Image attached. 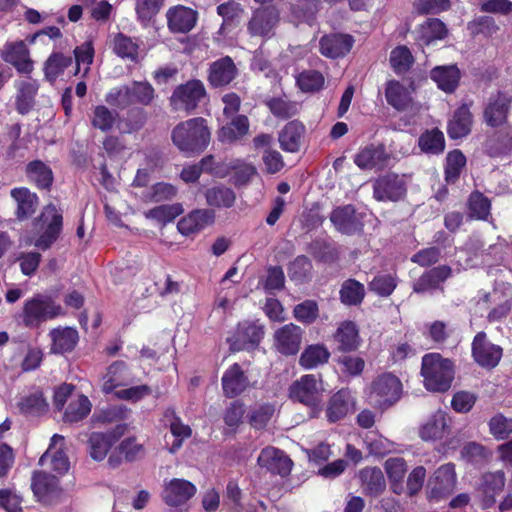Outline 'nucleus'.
Segmentation results:
<instances>
[{
	"label": "nucleus",
	"mask_w": 512,
	"mask_h": 512,
	"mask_svg": "<svg viewBox=\"0 0 512 512\" xmlns=\"http://www.w3.org/2000/svg\"><path fill=\"white\" fill-rule=\"evenodd\" d=\"M62 220V214L57 208L54 205H47L37 219V225L43 231L34 241V246L43 251L49 249L61 233Z\"/></svg>",
	"instance_id": "7"
},
{
	"label": "nucleus",
	"mask_w": 512,
	"mask_h": 512,
	"mask_svg": "<svg viewBox=\"0 0 512 512\" xmlns=\"http://www.w3.org/2000/svg\"><path fill=\"white\" fill-rule=\"evenodd\" d=\"M63 443L64 437L54 434L49 449L39 459L41 466L49 464L51 469L60 475L65 474L69 469L68 457L61 449Z\"/></svg>",
	"instance_id": "21"
},
{
	"label": "nucleus",
	"mask_w": 512,
	"mask_h": 512,
	"mask_svg": "<svg viewBox=\"0 0 512 512\" xmlns=\"http://www.w3.org/2000/svg\"><path fill=\"white\" fill-rule=\"evenodd\" d=\"M206 202L216 208H230L233 206L236 196L233 190L224 186H215L206 190Z\"/></svg>",
	"instance_id": "50"
},
{
	"label": "nucleus",
	"mask_w": 512,
	"mask_h": 512,
	"mask_svg": "<svg viewBox=\"0 0 512 512\" xmlns=\"http://www.w3.org/2000/svg\"><path fill=\"white\" fill-rule=\"evenodd\" d=\"M359 477L364 490L370 495L377 496L382 493L386 487L383 472L378 467H366L359 473Z\"/></svg>",
	"instance_id": "44"
},
{
	"label": "nucleus",
	"mask_w": 512,
	"mask_h": 512,
	"mask_svg": "<svg viewBox=\"0 0 512 512\" xmlns=\"http://www.w3.org/2000/svg\"><path fill=\"white\" fill-rule=\"evenodd\" d=\"M489 431L497 440H504L512 434V418L503 414L494 415L489 423Z\"/></svg>",
	"instance_id": "64"
},
{
	"label": "nucleus",
	"mask_w": 512,
	"mask_h": 512,
	"mask_svg": "<svg viewBox=\"0 0 512 512\" xmlns=\"http://www.w3.org/2000/svg\"><path fill=\"white\" fill-rule=\"evenodd\" d=\"M323 75L316 70H308L299 74L297 84L303 92H317L324 86Z\"/></svg>",
	"instance_id": "56"
},
{
	"label": "nucleus",
	"mask_w": 512,
	"mask_h": 512,
	"mask_svg": "<svg viewBox=\"0 0 512 512\" xmlns=\"http://www.w3.org/2000/svg\"><path fill=\"white\" fill-rule=\"evenodd\" d=\"M279 22V13L273 6L256 9L248 22L247 30L252 37L269 39Z\"/></svg>",
	"instance_id": "10"
},
{
	"label": "nucleus",
	"mask_w": 512,
	"mask_h": 512,
	"mask_svg": "<svg viewBox=\"0 0 512 512\" xmlns=\"http://www.w3.org/2000/svg\"><path fill=\"white\" fill-rule=\"evenodd\" d=\"M472 114L467 105H462L453 114L448 123L447 133L450 138L458 139L467 136L472 127Z\"/></svg>",
	"instance_id": "36"
},
{
	"label": "nucleus",
	"mask_w": 512,
	"mask_h": 512,
	"mask_svg": "<svg viewBox=\"0 0 512 512\" xmlns=\"http://www.w3.org/2000/svg\"><path fill=\"white\" fill-rule=\"evenodd\" d=\"M302 337L303 330L299 326L289 323L275 331L274 346L283 355H295L300 350Z\"/></svg>",
	"instance_id": "15"
},
{
	"label": "nucleus",
	"mask_w": 512,
	"mask_h": 512,
	"mask_svg": "<svg viewBox=\"0 0 512 512\" xmlns=\"http://www.w3.org/2000/svg\"><path fill=\"white\" fill-rule=\"evenodd\" d=\"M387 154L382 145H368L354 156V163L360 169L382 168L386 165Z\"/></svg>",
	"instance_id": "29"
},
{
	"label": "nucleus",
	"mask_w": 512,
	"mask_h": 512,
	"mask_svg": "<svg viewBox=\"0 0 512 512\" xmlns=\"http://www.w3.org/2000/svg\"><path fill=\"white\" fill-rule=\"evenodd\" d=\"M105 100L108 104L120 109H125L131 106L133 103L130 85H122L111 89L107 93Z\"/></svg>",
	"instance_id": "63"
},
{
	"label": "nucleus",
	"mask_w": 512,
	"mask_h": 512,
	"mask_svg": "<svg viewBox=\"0 0 512 512\" xmlns=\"http://www.w3.org/2000/svg\"><path fill=\"white\" fill-rule=\"evenodd\" d=\"M168 28L174 33H187L192 30L197 21V13L185 6L170 8L166 14Z\"/></svg>",
	"instance_id": "24"
},
{
	"label": "nucleus",
	"mask_w": 512,
	"mask_h": 512,
	"mask_svg": "<svg viewBox=\"0 0 512 512\" xmlns=\"http://www.w3.org/2000/svg\"><path fill=\"white\" fill-rule=\"evenodd\" d=\"M117 114L106 106L99 105L93 110L92 125L103 132L110 131L115 123Z\"/></svg>",
	"instance_id": "60"
},
{
	"label": "nucleus",
	"mask_w": 512,
	"mask_h": 512,
	"mask_svg": "<svg viewBox=\"0 0 512 512\" xmlns=\"http://www.w3.org/2000/svg\"><path fill=\"white\" fill-rule=\"evenodd\" d=\"M243 12L241 5L235 1L220 4L217 7V13L223 18V23L219 33L225 34L228 29L235 27L239 23Z\"/></svg>",
	"instance_id": "47"
},
{
	"label": "nucleus",
	"mask_w": 512,
	"mask_h": 512,
	"mask_svg": "<svg viewBox=\"0 0 512 512\" xmlns=\"http://www.w3.org/2000/svg\"><path fill=\"white\" fill-rule=\"evenodd\" d=\"M113 52L122 59H128L132 62L138 60V41L123 33H117L112 40Z\"/></svg>",
	"instance_id": "45"
},
{
	"label": "nucleus",
	"mask_w": 512,
	"mask_h": 512,
	"mask_svg": "<svg viewBox=\"0 0 512 512\" xmlns=\"http://www.w3.org/2000/svg\"><path fill=\"white\" fill-rule=\"evenodd\" d=\"M92 404L87 396L78 394L70 399L64 414L63 421L65 423H76L84 419L91 412Z\"/></svg>",
	"instance_id": "42"
},
{
	"label": "nucleus",
	"mask_w": 512,
	"mask_h": 512,
	"mask_svg": "<svg viewBox=\"0 0 512 512\" xmlns=\"http://www.w3.org/2000/svg\"><path fill=\"white\" fill-rule=\"evenodd\" d=\"M421 375L427 390L445 392L454 379L453 364L439 353L426 354L422 358Z\"/></svg>",
	"instance_id": "2"
},
{
	"label": "nucleus",
	"mask_w": 512,
	"mask_h": 512,
	"mask_svg": "<svg viewBox=\"0 0 512 512\" xmlns=\"http://www.w3.org/2000/svg\"><path fill=\"white\" fill-rule=\"evenodd\" d=\"M211 133L206 120L198 117L176 125L171 133L173 144L183 153H201L210 142Z\"/></svg>",
	"instance_id": "1"
},
{
	"label": "nucleus",
	"mask_w": 512,
	"mask_h": 512,
	"mask_svg": "<svg viewBox=\"0 0 512 512\" xmlns=\"http://www.w3.org/2000/svg\"><path fill=\"white\" fill-rule=\"evenodd\" d=\"M31 489L37 500L44 504L53 503L61 495L58 479L43 471L33 473Z\"/></svg>",
	"instance_id": "13"
},
{
	"label": "nucleus",
	"mask_w": 512,
	"mask_h": 512,
	"mask_svg": "<svg viewBox=\"0 0 512 512\" xmlns=\"http://www.w3.org/2000/svg\"><path fill=\"white\" fill-rule=\"evenodd\" d=\"M353 43V37L348 34L324 35L319 41L320 53L331 59L344 57L351 50Z\"/></svg>",
	"instance_id": "20"
},
{
	"label": "nucleus",
	"mask_w": 512,
	"mask_h": 512,
	"mask_svg": "<svg viewBox=\"0 0 512 512\" xmlns=\"http://www.w3.org/2000/svg\"><path fill=\"white\" fill-rule=\"evenodd\" d=\"M2 58L6 63L14 66L20 74L29 75L34 69L29 50L23 41L6 44Z\"/></svg>",
	"instance_id": "19"
},
{
	"label": "nucleus",
	"mask_w": 512,
	"mask_h": 512,
	"mask_svg": "<svg viewBox=\"0 0 512 512\" xmlns=\"http://www.w3.org/2000/svg\"><path fill=\"white\" fill-rule=\"evenodd\" d=\"M257 462L260 467L281 476L288 475L292 469L291 459L282 450L272 446L260 452Z\"/></svg>",
	"instance_id": "17"
},
{
	"label": "nucleus",
	"mask_w": 512,
	"mask_h": 512,
	"mask_svg": "<svg viewBox=\"0 0 512 512\" xmlns=\"http://www.w3.org/2000/svg\"><path fill=\"white\" fill-rule=\"evenodd\" d=\"M270 112L277 118H291L298 113V104L287 100L286 98L277 97L266 101Z\"/></svg>",
	"instance_id": "53"
},
{
	"label": "nucleus",
	"mask_w": 512,
	"mask_h": 512,
	"mask_svg": "<svg viewBox=\"0 0 512 512\" xmlns=\"http://www.w3.org/2000/svg\"><path fill=\"white\" fill-rule=\"evenodd\" d=\"M177 194V189L168 183H157L148 191L143 192L144 202H162L173 199Z\"/></svg>",
	"instance_id": "54"
},
{
	"label": "nucleus",
	"mask_w": 512,
	"mask_h": 512,
	"mask_svg": "<svg viewBox=\"0 0 512 512\" xmlns=\"http://www.w3.org/2000/svg\"><path fill=\"white\" fill-rule=\"evenodd\" d=\"M418 145L424 153L440 154L445 149L444 134L437 128L427 130L419 137Z\"/></svg>",
	"instance_id": "48"
},
{
	"label": "nucleus",
	"mask_w": 512,
	"mask_h": 512,
	"mask_svg": "<svg viewBox=\"0 0 512 512\" xmlns=\"http://www.w3.org/2000/svg\"><path fill=\"white\" fill-rule=\"evenodd\" d=\"M130 376L124 361H115L103 376L102 391L106 394L113 392L117 387L129 384Z\"/></svg>",
	"instance_id": "34"
},
{
	"label": "nucleus",
	"mask_w": 512,
	"mask_h": 512,
	"mask_svg": "<svg viewBox=\"0 0 512 512\" xmlns=\"http://www.w3.org/2000/svg\"><path fill=\"white\" fill-rule=\"evenodd\" d=\"M449 432V417L444 411L438 410L420 427L419 436L424 441H436L443 439Z\"/></svg>",
	"instance_id": "23"
},
{
	"label": "nucleus",
	"mask_w": 512,
	"mask_h": 512,
	"mask_svg": "<svg viewBox=\"0 0 512 512\" xmlns=\"http://www.w3.org/2000/svg\"><path fill=\"white\" fill-rule=\"evenodd\" d=\"M340 300L348 306L359 305L365 297L364 285L355 279L345 280L339 291Z\"/></svg>",
	"instance_id": "49"
},
{
	"label": "nucleus",
	"mask_w": 512,
	"mask_h": 512,
	"mask_svg": "<svg viewBox=\"0 0 512 512\" xmlns=\"http://www.w3.org/2000/svg\"><path fill=\"white\" fill-rule=\"evenodd\" d=\"M323 391L322 380L313 374H306L291 385L290 397L308 406L313 417H319Z\"/></svg>",
	"instance_id": "3"
},
{
	"label": "nucleus",
	"mask_w": 512,
	"mask_h": 512,
	"mask_svg": "<svg viewBox=\"0 0 512 512\" xmlns=\"http://www.w3.org/2000/svg\"><path fill=\"white\" fill-rule=\"evenodd\" d=\"M401 392L400 380L391 373H384L371 382L368 387V399L374 407L386 409L400 399Z\"/></svg>",
	"instance_id": "4"
},
{
	"label": "nucleus",
	"mask_w": 512,
	"mask_h": 512,
	"mask_svg": "<svg viewBox=\"0 0 512 512\" xmlns=\"http://www.w3.org/2000/svg\"><path fill=\"white\" fill-rule=\"evenodd\" d=\"M466 164V158L460 150H453L446 157L445 175L448 182H455L462 168Z\"/></svg>",
	"instance_id": "57"
},
{
	"label": "nucleus",
	"mask_w": 512,
	"mask_h": 512,
	"mask_svg": "<svg viewBox=\"0 0 512 512\" xmlns=\"http://www.w3.org/2000/svg\"><path fill=\"white\" fill-rule=\"evenodd\" d=\"M451 272V268L447 265H440L426 271L413 284L414 292L424 293L437 289L451 275Z\"/></svg>",
	"instance_id": "31"
},
{
	"label": "nucleus",
	"mask_w": 512,
	"mask_h": 512,
	"mask_svg": "<svg viewBox=\"0 0 512 512\" xmlns=\"http://www.w3.org/2000/svg\"><path fill=\"white\" fill-rule=\"evenodd\" d=\"M275 413V407L271 404H261L251 409L249 413V423L255 429L266 427Z\"/></svg>",
	"instance_id": "61"
},
{
	"label": "nucleus",
	"mask_w": 512,
	"mask_h": 512,
	"mask_svg": "<svg viewBox=\"0 0 512 512\" xmlns=\"http://www.w3.org/2000/svg\"><path fill=\"white\" fill-rule=\"evenodd\" d=\"M237 68L233 60L226 56L214 61L209 68L208 80L213 87L230 84L237 76Z\"/></svg>",
	"instance_id": "26"
},
{
	"label": "nucleus",
	"mask_w": 512,
	"mask_h": 512,
	"mask_svg": "<svg viewBox=\"0 0 512 512\" xmlns=\"http://www.w3.org/2000/svg\"><path fill=\"white\" fill-rule=\"evenodd\" d=\"M264 336V327L256 322H243L238 325L236 338H229L231 350L240 351L247 345L257 346Z\"/></svg>",
	"instance_id": "22"
},
{
	"label": "nucleus",
	"mask_w": 512,
	"mask_h": 512,
	"mask_svg": "<svg viewBox=\"0 0 512 512\" xmlns=\"http://www.w3.org/2000/svg\"><path fill=\"white\" fill-rule=\"evenodd\" d=\"M445 24L439 19H428L417 29V38L419 45H429L435 40H441L447 35Z\"/></svg>",
	"instance_id": "40"
},
{
	"label": "nucleus",
	"mask_w": 512,
	"mask_h": 512,
	"mask_svg": "<svg viewBox=\"0 0 512 512\" xmlns=\"http://www.w3.org/2000/svg\"><path fill=\"white\" fill-rule=\"evenodd\" d=\"M193 483L185 479L174 478L165 482L163 500L169 506H179L187 502L196 493Z\"/></svg>",
	"instance_id": "18"
},
{
	"label": "nucleus",
	"mask_w": 512,
	"mask_h": 512,
	"mask_svg": "<svg viewBox=\"0 0 512 512\" xmlns=\"http://www.w3.org/2000/svg\"><path fill=\"white\" fill-rule=\"evenodd\" d=\"M430 498L440 500L450 496L456 486L455 466L447 463L440 466L429 480Z\"/></svg>",
	"instance_id": "11"
},
{
	"label": "nucleus",
	"mask_w": 512,
	"mask_h": 512,
	"mask_svg": "<svg viewBox=\"0 0 512 512\" xmlns=\"http://www.w3.org/2000/svg\"><path fill=\"white\" fill-rule=\"evenodd\" d=\"M330 220L337 231L346 235L360 233L363 229V217L352 205L335 208L330 214Z\"/></svg>",
	"instance_id": "12"
},
{
	"label": "nucleus",
	"mask_w": 512,
	"mask_h": 512,
	"mask_svg": "<svg viewBox=\"0 0 512 512\" xmlns=\"http://www.w3.org/2000/svg\"><path fill=\"white\" fill-rule=\"evenodd\" d=\"M413 61L414 58L406 46H398L390 53V63L396 73L406 72Z\"/></svg>",
	"instance_id": "58"
},
{
	"label": "nucleus",
	"mask_w": 512,
	"mask_h": 512,
	"mask_svg": "<svg viewBox=\"0 0 512 512\" xmlns=\"http://www.w3.org/2000/svg\"><path fill=\"white\" fill-rule=\"evenodd\" d=\"M406 192L407 186L403 176L395 173L381 176L373 183V197L377 201L396 202L401 200Z\"/></svg>",
	"instance_id": "8"
},
{
	"label": "nucleus",
	"mask_w": 512,
	"mask_h": 512,
	"mask_svg": "<svg viewBox=\"0 0 512 512\" xmlns=\"http://www.w3.org/2000/svg\"><path fill=\"white\" fill-rule=\"evenodd\" d=\"M469 212L472 217L485 220L490 214L491 204L482 193L473 192L468 201Z\"/></svg>",
	"instance_id": "59"
},
{
	"label": "nucleus",
	"mask_w": 512,
	"mask_h": 512,
	"mask_svg": "<svg viewBox=\"0 0 512 512\" xmlns=\"http://www.w3.org/2000/svg\"><path fill=\"white\" fill-rule=\"evenodd\" d=\"M334 340L340 351L351 352L358 349L360 337L356 324L352 321L340 323L334 334Z\"/></svg>",
	"instance_id": "32"
},
{
	"label": "nucleus",
	"mask_w": 512,
	"mask_h": 512,
	"mask_svg": "<svg viewBox=\"0 0 512 512\" xmlns=\"http://www.w3.org/2000/svg\"><path fill=\"white\" fill-rule=\"evenodd\" d=\"M10 195L17 205L15 215L18 220L28 219L35 213L39 205V199L35 193L26 187H18L12 189Z\"/></svg>",
	"instance_id": "27"
},
{
	"label": "nucleus",
	"mask_w": 512,
	"mask_h": 512,
	"mask_svg": "<svg viewBox=\"0 0 512 512\" xmlns=\"http://www.w3.org/2000/svg\"><path fill=\"white\" fill-rule=\"evenodd\" d=\"M432 80L445 92H453L460 79V71L456 65L437 66L430 72Z\"/></svg>",
	"instance_id": "39"
},
{
	"label": "nucleus",
	"mask_w": 512,
	"mask_h": 512,
	"mask_svg": "<svg viewBox=\"0 0 512 512\" xmlns=\"http://www.w3.org/2000/svg\"><path fill=\"white\" fill-rule=\"evenodd\" d=\"M28 179L38 188H49L53 181V173L51 168L40 160L30 162L26 167Z\"/></svg>",
	"instance_id": "46"
},
{
	"label": "nucleus",
	"mask_w": 512,
	"mask_h": 512,
	"mask_svg": "<svg viewBox=\"0 0 512 512\" xmlns=\"http://www.w3.org/2000/svg\"><path fill=\"white\" fill-rule=\"evenodd\" d=\"M18 407L24 414L39 415L46 411L47 403L42 393L37 392L22 398L18 403Z\"/></svg>",
	"instance_id": "62"
},
{
	"label": "nucleus",
	"mask_w": 512,
	"mask_h": 512,
	"mask_svg": "<svg viewBox=\"0 0 512 512\" xmlns=\"http://www.w3.org/2000/svg\"><path fill=\"white\" fill-rule=\"evenodd\" d=\"M305 133V126L299 121L288 122L283 129L279 132L278 140L280 147L286 152L299 151L303 136Z\"/></svg>",
	"instance_id": "30"
},
{
	"label": "nucleus",
	"mask_w": 512,
	"mask_h": 512,
	"mask_svg": "<svg viewBox=\"0 0 512 512\" xmlns=\"http://www.w3.org/2000/svg\"><path fill=\"white\" fill-rule=\"evenodd\" d=\"M385 97L387 103L398 111L408 110L412 104L409 89L395 80H391L387 83Z\"/></svg>",
	"instance_id": "37"
},
{
	"label": "nucleus",
	"mask_w": 512,
	"mask_h": 512,
	"mask_svg": "<svg viewBox=\"0 0 512 512\" xmlns=\"http://www.w3.org/2000/svg\"><path fill=\"white\" fill-rule=\"evenodd\" d=\"M50 337L52 340L51 353L54 354L72 351L79 338L77 330L70 327L53 329L50 331Z\"/></svg>",
	"instance_id": "35"
},
{
	"label": "nucleus",
	"mask_w": 512,
	"mask_h": 512,
	"mask_svg": "<svg viewBox=\"0 0 512 512\" xmlns=\"http://www.w3.org/2000/svg\"><path fill=\"white\" fill-rule=\"evenodd\" d=\"M62 313V307L56 304L50 297L37 294L25 301L22 320L26 327L36 328L41 323L54 319Z\"/></svg>",
	"instance_id": "5"
},
{
	"label": "nucleus",
	"mask_w": 512,
	"mask_h": 512,
	"mask_svg": "<svg viewBox=\"0 0 512 512\" xmlns=\"http://www.w3.org/2000/svg\"><path fill=\"white\" fill-rule=\"evenodd\" d=\"M130 91L133 104L149 106L156 97L154 87L147 81H133Z\"/></svg>",
	"instance_id": "52"
},
{
	"label": "nucleus",
	"mask_w": 512,
	"mask_h": 512,
	"mask_svg": "<svg viewBox=\"0 0 512 512\" xmlns=\"http://www.w3.org/2000/svg\"><path fill=\"white\" fill-rule=\"evenodd\" d=\"M472 355L480 366L493 368L502 357V348L489 342L484 332H479L472 343Z\"/></svg>",
	"instance_id": "14"
},
{
	"label": "nucleus",
	"mask_w": 512,
	"mask_h": 512,
	"mask_svg": "<svg viewBox=\"0 0 512 512\" xmlns=\"http://www.w3.org/2000/svg\"><path fill=\"white\" fill-rule=\"evenodd\" d=\"M73 62L69 55H64L61 52L52 53L44 62L43 71L47 81L53 83L60 75L64 73Z\"/></svg>",
	"instance_id": "43"
},
{
	"label": "nucleus",
	"mask_w": 512,
	"mask_h": 512,
	"mask_svg": "<svg viewBox=\"0 0 512 512\" xmlns=\"http://www.w3.org/2000/svg\"><path fill=\"white\" fill-rule=\"evenodd\" d=\"M248 386V379L240 365L235 363L222 376V388L227 397L242 393Z\"/></svg>",
	"instance_id": "33"
},
{
	"label": "nucleus",
	"mask_w": 512,
	"mask_h": 512,
	"mask_svg": "<svg viewBox=\"0 0 512 512\" xmlns=\"http://www.w3.org/2000/svg\"><path fill=\"white\" fill-rule=\"evenodd\" d=\"M207 97L206 88L202 81L192 79L175 87L169 104L174 111L193 113Z\"/></svg>",
	"instance_id": "6"
},
{
	"label": "nucleus",
	"mask_w": 512,
	"mask_h": 512,
	"mask_svg": "<svg viewBox=\"0 0 512 512\" xmlns=\"http://www.w3.org/2000/svg\"><path fill=\"white\" fill-rule=\"evenodd\" d=\"M146 119V113L143 109H132L127 113V116L119 122V131L124 134L136 132L144 126Z\"/></svg>",
	"instance_id": "55"
},
{
	"label": "nucleus",
	"mask_w": 512,
	"mask_h": 512,
	"mask_svg": "<svg viewBox=\"0 0 512 512\" xmlns=\"http://www.w3.org/2000/svg\"><path fill=\"white\" fill-rule=\"evenodd\" d=\"M114 441L115 439L111 435L98 432L92 433L89 438L90 456L96 461L103 460Z\"/></svg>",
	"instance_id": "51"
},
{
	"label": "nucleus",
	"mask_w": 512,
	"mask_h": 512,
	"mask_svg": "<svg viewBox=\"0 0 512 512\" xmlns=\"http://www.w3.org/2000/svg\"><path fill=\"white\" fill-rule=\"evenodd\" d=\"M512 95L508 92H498L492 95L484 109V119L487 125L499 127L506 122Z\"/></svg>",
	"instance_id": "16"
},
{
	"label": "nucleus",
	"mask_w": 512,
	"mask_h": 512,
	"mask_svg": "<svg viewBox=\"0 0 512 512\" xmlns=\"http://www.w3.org/2000/svg\"><path fill=\"white\" fill-rule=\"evenodd\" d=\"M213 221V212L207 209H197L180 219L177 228L181 234L189 236L201 231L206 226L212 224Z\"/></svg>",
	"instance_id": "28"
},
{
	"label": "nucleus",
	"mask_w": 512,
	"mask_h": 512,
	"mask_svg": "<svg viewBox=\"0 0 512 512\" xmlns=\"http://www.w3.org/2000/svg\"><path fill=\"white\" fill-rule=\"evenodd\" d=\"M330 352L323 344L307 346L300 355L299 364L306 370L315 369L328 362Z\"/></svg>",
	"instance_id": "41"
},
{
	"label": "nucleus",
	"mask_w": 512,
	"mask_h": 512,
	"mask_svg": "<svg viewBox=\"0 0 512 512\" xmlns=\"http://www.w3.org/2000/svg\"><path fill=\"white\" fill-rule=\"evenodd\" d=\"M356 409V397L348 388H342L332 394L327 401L325 417L329 423H336Z\"/></svg>",
	"instance_id": "9"
},
{
	"label": "nucleus",
	"mask_w": 512,
	"mask_h": 512,
	"mask_svg": "<svg viewBox=\"0 0 512 512\" xmlns=\"http://www.w3.org/2000/svg\"><path fill=\"white\" fill-rule=\"evenodd\" d=\"M14 87L16 89V110L25 115L29 113L35 104V97L37 95L39 84L36 80L31 78L15 81Z\"/></svg>",
	"instance_id": "25"
},
{
	"label": "nucleus",
	"mask_w": 512,
	"mask_h": 512,
	"mask_svg": "<svg viewBox=\"0 0 512 512\" xmlns=\"http://www.w3.org/2000/svg\"><path fill=\"white\" fill-rule=\"evenodd\" d=\"M505 473L501 470L485 473L482 476L481 491L484 495L485 506H491L496 501V496L502 492L505 486Z\"/></svg>",
	"instance_id": "38"
}]
</instances>
